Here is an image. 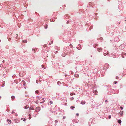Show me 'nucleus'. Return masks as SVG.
Listing matches in <instances>:
<instances>
[{
	"label": "nucleus",
	"instance_id": "obj_3",
	"mask_svg": "<svg viewBox=\"0 0 126 126\" xmlns=\"http://www.w3.org/2000/svg\"><path fill=\"white\" fill-rule=\"evenodd\" d=\"M7 122H8V124H11V120H9L8 119H7Z\"/></svg>",
	"mask_w": 126,
	"mask_h": 126
},
{
	"label": "nucleus",
	"instance_id": "obj_45",
	"mask_svg": "<svg viewBox=\"0 0 126 126\" xmlns=\"http://www.w3.org/2000/svg\"><path fill=\"white\" fill-rule=\"evenodd\" d=\"M67 23H68V22L67 21Z\"/></svg>",
	"mask_w": 126,
	"mask_h": 126
},
{
	"label": "nucleus",
	"instance_id": "obj_28",
	"mask_svg": "<svg viewBox=\"0 0 126 126\" xmlns=\"http://www.w3.org/2000/svg\"><path fill=\"white\" fill-rule=\"evenodd\" d=\"M36 82L37 83H38V80H36Z\"/></svg>",
	"mask_w": 126,
	"mask_h": 126
},
{
	"label": "nucleus",
	"instance_id": "obj_17",
	"mask_svg": "<svg viewBox=\"0 0 126 126\" xmlns=\"http://www.w3.org/2000/svg\"><path fill=\"white\" fill-rule=\"evenodd\" d=\"M42 68H44V69H45V67H44V66L43 65H42Z\"/></svg>",
	"mask_w": 126,
	"mask_h": 126
},
{
	"label": "nucleus",
	"instance_id": "obj_16",
	"mask_svg": "<svg viewBox=\"0 0 126 126\" xmlns=\"http://www.w3.org/2000/svg\"><path fill=\"white\" fill-rule=\"evenodd\" d=\"M33 51H34V52H36V50L35 49H33L32 50Z\"/></svg>",
	"mask_w": 126,
	"mask_h": 126
},
{
	"label": "nucleus",
	"instance_id": "obj_11",
	"mask_svg": "<svg viewBox=\"0 0 126 126\" xmlns=\"http://www.w3.org/2000/svg\"><path fill=\"white\" fill-rule=\"evenodd\" d=\"M22 41L23 42H24L25 43H26L27 42V41L26 40H23Z\"/></svg>",
	"mask_w": 126,
	"mask_h": 126
},
{
	"label": "nucleus",
	"instance_id": "obj_24",
	"mask_svg": "<svg viewBox=\"0 0 126 126\" xmlns=\"http://www.w3.org/2000/svg\"><path fill=\"white\" fill-rule=\"evenodd\" d=\"M45 102V101L44 100L43 101V102H41L40 103H44Z\"/></svg>",
	"mask_w": 126,
	"mask_h": 126
},
{
	"label": "nucleus",
	"instance_id": "obj_38",
	"mask_svg": "<svg viewBox=\"0 0 126 126\" xmlns=\"http://www.w3.org/2000/svg\"><path fill=\"white\" fill-rule=\"evenodd\" d=\"M47 26H46V27H45V28H47Z\"/></svg>",
	"mask_w": 126,
	"mask_h": 126
},
{
	"label": "nucleus",
	"instance_id": "obj_2",
	"mask_svg": "<svg viewBox=\"0 0 126 126\" xmlns=\"http://www.w3.org/2000/svg\"><path fill=\"white\" fill-rule=\"evenodd\" d=\"M93 92L94 93L95 95H97V90L94 91H93Z\"/></svg>",
	"mask_w": 126,
	"mask_h": 126
},
{
	"label": "nucleus",
	"instance_id": "obj_25",
	"mask_svg": "<svg viewBox=\"0 0 126 126\" xmlns=\"http://www.w3.org/2000/svg\"><path fill=\"white\" fill-rule=\"evenodd\" d=\"M51 104H52L53 103V102H52L51 101H50V102H49Z\"/></svg>",
	"mask_w": 126,
	"mask_h": 126
},
{
	"label": "nucleus",
	"instance_id": "obj_15",
	"mask_svg": "<svg viewBox=\"0 0 126 126\" xmlns=\"http://www.w3.org/2000/svg\"><path fill=\"white\" fill-rule=\"evenodd\" d=\"M109 118V119H110L111 118V115H110L108 117Z\"/></svg>",
	"mask_w": 126,
	"mask_h": 126
},
{
	"label": "nucleus",
	"instance_id": "obj_26",
	"mask_svg": "<svg viewBox=\"0 0 126 126\" xmlns=\"http://www.w3.org/2000/svg\"><path fill=\"white\" fill-rule=\"evenodd\" d=\"M116 79H118V76H116Z\"/></svg>",
	"mask_w": 126,
	"mask_h": 126
},
{
	"label": "nucleus",
	"instance_id": "obj_9",
	"mask_svg": "<svg viewBox=\"0 0 126 126\" xmlns=\"http://www.w3.org/2000/svg\"><path fill=\"white\" fill-rule=\"evenodd\" d=\"M15 98V97L14 96H12L11 97V98L13 100H14V99Z\"/></svg>",
	"mask_w": 126,
	"mask_h": 126
},
{
	"label": "nucleus",
	"instance_id": "obj_1",
	"mask_svg": "<svg viewBox=\"0 0 126 126\" xmlns=\"http://www.w3.org/2000/svg\"><path fill=\"white\" fill-rule=\"evenodd\" d=\"M40 108L39 107H37L35 110L36 111H40Z\"/></svg>",
	"mask_w": 126,
	"mask_h": 126
},
{
	"label": "nucleus",
	"instance_id": "obj_31",
	"mask_svg": "<svg viewBox=\"0 0 126 126\" xmlns=\"http://www.w3.org/2000/svg\"><path fill=\"white\" fill-rule=\"evenodd\" d=\"M31 118V116L29 117V119H30Z\"/></svg>",
	"mask_w": 126,
	"mask_h": 126
},
{
	"label": "nucleus",
	"instance_id": "obj_6",
	"mask_svg": "<svg viewBox=\"0 0 126 126\" xmlns=\"http://www.w3.org/2000/svg\"><path fill=\"white\" fill-rule=\"evenodd\" d=\"M85 102L84 101H82L81 102V104L82 105L84 104H85Z\"/></svg>",
	"mask_w": 126,
	"mask_h": 126
},
{
	"label": "nucleus",
	"instance_id": "obj_8",
	"mask_svg": "<svg viewBox=\"0 0 126 126\" xmlns=\"http://www.w3.org/2000/svg\"><path fill=\"white\" fill-rule=\"evenodd\" d=\"M29 108V106L28 105H26L25 107V109H27Z\"/></svg>",
	"mask_w": 126,
	"mask_h": 126
},
{
	"label": "nucleus",
	"instance_id": "obj_21",
	"mask_svg": "<svg viewBox=\"0 0 126 126\" xmlns=\"http://www.w3.org/2000/svg\"><path fill=\"white\" fill-rule=\"evenodd\" d=\"M38 91L37 90L36 91H35V92L37 93L38 94Z\"/></svg>",
	"mask_w": 126,
	"mask_h": 126
},
{
	"label": "nucleus",
	"instance_id": "obj_37",
	"mask_svg": "<svg viewBox=\"0 0 126 126\" xmlns=\"http://www.w3.org/2000/svg\"><path fill=\"white\" fill-rule=\"evenodd\" d=\"M30 116H31V115H30V114H29V115H28V116H29V117Z\"/></svg>",
	"mask_w": 126,
	"mask_h": 126
},
{
	"label": "nucleus",
	"instance_id": "obj_27",
	"mask_svg": "<svg viewBox=\"0 0 126 126\" xmlns=\"http://www.w3.org/2000/svg\"><path fill=\"white\" fill-rule=\"evenodd\" d=\"M120 108L121 109V110L123 109V108L122 107H120Z\"/></svg>",
	"mask_w": 126,
	"mask_h": 126
},
{
	"label": "nucleus",
	"instance_id": "obj_12",
	"mask_svg": "<svg viewBox=\"0 0 126 126\" xmlns=\"http://www.w3.org/2000/svg\"><path fill=\"white\" fill-rule=\"evenodd\" d=\"M71 109L73 110L75 108V107L73 106H72L71 107Z\"/></svg>",
	"mask_w": 126,
	"mask_h": 126
},
{
	"label": "nucleus",
	"instance_id": "obj_5",
	"mask_svg": "<svg viewBox=\"0 0 126 126\" xmlns=\"http://www.w3.org/2000/svg\"><path fill=\"white\" fill-rule=\"evenodd\" d=\"M102 50V49L100 48L97 49V50L99 52H100Z\"/></svg>",
	"mask_w": 126,
	"mask_h": 126
},
{
	"label": "nucleus",
	"instance_id": "obj_43",
	"mask_svg": "<svg viewBox=\"0 0 126 126\" xmlns=\"http://www.w3.org/2000/svg\"><path fill=\"white\" fill-rule=\"evenodd\" d=\"M39 81H40V82H41V80H39Z\"/></svg>",
	"mask_w": 126,
	"mask_h": 126
},
{
	"label": "nucleus",
	"instance_id": "obj_20",
	"mask_svg": "<svg viewBox=\"0 0 126 126\" xmlns=\"http://www.w3.org/2000/svg\"><path fill=\"white\" fill-rule=\"evenodd\" d=\"M124 55H126V53H122Z\"/></svg>",
	"mask_w": 126,
	"mask_h": 126
},
{
	"label": "nucleus",
	"instance_id": "obj_19",
	"mask_svg": "<svg viewBox=\"0 0 126 126\" xmlns=\"http://www.w3.org/2000/svg\"><path fill=\"white\" fill-rule=\"evenodd\" d=\"M98 46V44H95V46H94V47H96V46Z\"/></svg>",
	"mask_w": 126,
	"mask_h": 126
},
{
	"label": "nucleus",
	"instance_id": "obj_18",
	"mask_svg": "<svg viewBox=\"0 0 126 126\" xmlns=\"http://www.w3.org/2000/svg\"><path fill=\"white\" fill-rule=\"evenodd\" d=\"M70 47H72V45L71 44H70Z\"/></svg>",
	"mask_w": 126,
	"mask_h": 126
},
{
	"label": "nucleus",
	"instance_id": "obj_34",
	"mask_svg": "<svg viewBox=\"0 0 126 126\" xmlns=\"http://www.w3.org/2000/svg\"><path fill=\"white\" fill-rule=\"evenodd\" d=\"M122 57L123 58H124V56H123V55H122Z\"/></svg>",
	"mask_w": 126,
	"mask_h": 126
},
{
	"label": "nucleus",
	"instance_id": "obj_14",
	"mask_svg": "<svg viewBox=\"0 0 126 126\" xmlns=\"http://www.w3.org/2000/svg\"><path fill=\"white\" fill-rule=\"evenodd\" d=\"M73 94H75L73 93H72L70 94V95L71 96H72L73 95Z\"/></svg>",
	"mask_w": 126,
	"mask_h": 126
},
{
	"label": "nucleus",
	"instance_id": "obj_35",
	"mask_svg": "<svg viewBox=\"0 0 126 126\" xmlns=\"http://www.w3.org/2000/svg\"><path fill=\"white\" fill-rule=\"evenodd\" d=\"M26 119V118H25L24 120V121H25Z\"/></svg>",
	"mask_w": 126,
	"mask_h": 126
},
{
	"label": "nucleus",
	"instance_id": "obj_42",
	"mask_svg": "<svg viewBox=\"0 0 126 126\" xmlns=\"http://www.w3.org/2000/svg\"><path fill=\"white\" fill-rule=\"evenodd\" d=\"M53 43V42H52V41L51 42V43L52 44V43Z\"/></svg>",
	"mask_w": 126,
	"mask_h": 126
},
{
	"label": "nucleus",
	"instance_id": "obj_22",
	"mask_svg": "<svg viewBox=\"0 0 126 126\" xmlns=\"http://www.w3.org/2000/svg\"><path fill=\"white\" fill-rule=\"evenodd\" d=\"M114 83L115 84H116L117 83V82L116 81H114Z\"/></svg>",
	"mask_w": 126,
	"mask_h": 126
},
{
	"label": "nucleus",
	"instance_id": "obj_30",
	"mask_svg": "<svg viewBox=\"0 0 126 126\" xmlns=\"http://www.w3.org/2000/svg\"><path fill=\"white\" fill-rule=\"evenodd\" d=\"M14 113V112L13 111H12V114H13V113Z\"/></svg>",
	"mask_w": 126,
	"mask_h": 126
},
{
	"label": "nucleus",
	"instance_id": "obj_36",
	"mask_svg": "<svg viewBox=\"0 0 126 126\" xmlns=\"http://www.w3.org/2000/svg\"><path fill=\"white\" fill-rule=\"evenodd\" d=\"M105 102H108V101L107 100H106L105 101Z\"/></svg>",
	"mask_w": 126,
	"mask_h": 126
},
{
	"label": "nucleus",
	"instance_id": "obj_41",
	"mask_svg": "<svg viewBox=\"0 0 126 126\" xmlns=\"http://www.w3.org/2000/svg\"><path fill=\"white\" fill-rule=\"evenodd\" d=\"M51 43H49V45H51Z\"/></svg>",
	"mask_w": 126,
	"mask_h": 126
},
{
	"label": "nucleus",
	"instance_id": "obj_4",
	"mask_svg": "<svg viewBox=\"0 0 126 126\" xmlns=\"http://www.w3.org/2000/svg\"><path fill=\"white\" fill-rule=\"evenodd\" d=\"M119 114L121 115L122 116L123 115V111H120L119 112Z\"/></svg>",
	"mask_w": 126,
	"mask_h": 126
},
{
	"label": "nucleus",
	"instance_id": "obj_44",
	"mask_svg": "<svg viewBox=\"0 0 126 126\" xmlns=\"http://www.w3.org/2000/svg\"><path fill=\"white\" fill-rule=\"evenodd\" d=\"M42 99H43V100H44V98H43Z\"/></svg>",
	"mask_w": 126,
	"mask_h": 126
},
{
	"label": "nucleus",
	"instance_id": "obj_40",
	"mask_svg": "<svg viewBox=\"0 0 126 126\" xmlns=\"http://www.w3.org/2000/svg\"><path fill=\"white\" fill-rule=\"evenodd\" d=\"M57 52H58V51H56V53H57Z\"/></svg>",
	"mask_w": 126,
	"mask_h": 126
},
{
	"label": "nucleus",
	"instance_id": "obj_29",
	"mask_svg": "<svg viewBox=\"0 0 126 126\" xmlns=\"http://www.w3.org/2000/svg\"><path fill=\"white\" fill-rule=\"evenodd\" d=\"M76 115L77 116H78L79 115V114L78 113H77L76 114Z\"/></svg>",
	"mask_w": 126,
	"mask_h": 126
},
{
	"label": "nucleus",
	"instance_id": "obj_10",
	"mask_svg": "<svg viewBox=\"0 0 126 126\" xmlns=\"http://www.w3.org/2000/svg\"><path fill=\"white\" fill-rule=\"evenodd\" d=\"M118 122L119 124H120L121 122V121L120 120H118Z\"/></svg>",
	"mask_w": 126,
	"mask_h": 126
},
{
	"label": "nucleus",
	"instance_id": "obj_23",
	"mask_svg": "<svg viewBox=\"0 0 126 126\" xmlns=\"http://www.w3.org/2000/svg\"><path fill=\"white\" fill-rule=\"evenodd\" d=\"M106 53H104V56H106Z\"/></svg>",
	"mask_w": 126,
	"mask_h": 126
},
{
	"label": "nucleus",
	"instance_id": "obj_13",
	"mask_svg": "<svg viewBox=\"0 0 126 126\" xmlns=\"http://www.w3.org/2000/svg\"><path fill=\"white\" fill-rule=\"evenodd\" d=\"M22 82L23 83V85L24 86L26 84L25 82L24 81H23Z\"/></svg>",
	"mask_w": 126,
	"mask_h": 126
},
{
	"label": "nucleus",
	"instance_id": "obj_32",
	"mask_svg": "<svg viewBox=\"0 0 126 126\" xmlns=\"http://www.w3.org/2000/svg\"><path fill=\"white\" fill-rule=\"evenodd\" d=\"M65 116H64V117H63V118L64 119H65Z\"/></svg>",
	"mask_w": 126,
	"mask_h": 126
},
{
	"label": "nucleus",
	"instance_id": "obj_7",
	"mask_svg": "<svg viewBox=\"0 0 126 126\" xmlns=\"http://www.w3.org/2000/svg\"><path fill=\"white\" fill-rule=\"evenodd\" d=\"M75 77L78 78L79 77V75L78 74H76L75 75Z\"/></svg>",
	"mask_w": 126,
	"mask_h": 126
},
{
	"label": "nucleus",
	"instance_id": "obj_39",
	"mask_svg": "<svg viewBox=\"0 0 126 126\" xmlns=\"http://www.w3.org/2000/svg\"><path fill=\"white\" fill-rule=\"evenodd\" d=\"M4 61H4V60H3V63H4Z\"/></svg>",
	"mask_w": 126,
	"mask_h": 126
},
{
	"label": "nucleus",
	"instance_id": "obj_33",
	"mask_svg": "<svg viewBox=\"0 0 126 126\" xmlns=\"http://www.w3.org/2000/svg\"><path fill=\"white\" fill-rule=\"evenodd\" d=\"M11 40V38H9V39H8V40L9 41H10V40Z\"/></svg>",
	"mask_w": 126,
	"mask_h": 126
}]
</instances>
